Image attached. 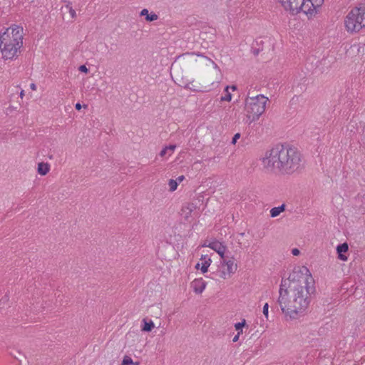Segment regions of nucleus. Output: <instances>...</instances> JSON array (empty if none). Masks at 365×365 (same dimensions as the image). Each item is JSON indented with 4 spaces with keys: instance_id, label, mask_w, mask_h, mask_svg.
Listing matches in <instances>:
<instances>
[{
    "instance_id": "1",
    "label": "nucleus",
    "mask_w": 365,
    "mask_h": 365,
    "mask_svg": "<svg viewBox=\"0 0 365 365\" xmlns=\"http://www.w3.org/2000/svg\"><path fill=\"white\" fill-rule=\"evenodd\" d=\"M264 166L282 175H292L303 167L302 155L297 148L277 145L263 158Z\"/></svg>"
},
{
    "instance_id": "2",
    "label": "nucleus",
    "mask_w": 365,
    "mask_h": 365,
    "mask_svg": "<svg viewBox=\"0 0 365 365\" xmlns=\"http://www.w3.org/2000/svg\"><path fill=\"white\" fill-rule=\"evenodd\" d=\"M297 286L293 284L292 290L286 288L284 291H279V297L277 300L282 312L289 314L292 319H296L298 314L307 309L310 303L309 297L316 291L314 284Z\"/></svg>"
},
{
    "instance_id": "3",
    "label": "nucleus",
    "mask_w": 365,
    "mask_h": 365,
    "mask_svg": "<svg viewBox=\"0 0 365 365\" xmlns=\"http://www.w3.org/2000/svg\"><path fill=\"white\" fill-rule=\"evenodd\" d=\"M344 24L351 33H357L365 28V6L353 8L345 17Z\"/></svg>"
},
{
    "instance_id": "4",
    "label": "nucleus",
    "mask_w": 365,
    "mask_h": 365,
    "mask_svg": "<svg viewBox=\"0 0 365 365\" xmlns=\"http://www.w3.org/2000/svg\"><path fill=\"white\" fill-rule=\"evenodd\" d=\"M268 98L263 95L249 96L246 99L245 110L247 113V118L250 123L259 119V116L264 112Z\"/></svg>"
},
{
    "instance_id": "5",
    "label": "nucleus",
    "mask_w": 365,
    "mask_h": 365,
    "mask_svg": "<svg viewBox=\"0 0 365 365\" xmlns=\"http://www.w3.org/2000/svg\"><path fill=\"white\" fill-rule=\"evenodd\" d=\"M313 284H314V280L310 273L309 275L304 276L302 273L299 274L294 272L289 274L287 279H282L279 291H284L286 288L288 290H292L293 284L297 287V285L308 286Z\"/></svg>"
},
{
    "instance_id": "6",
    "label": "nucleus",
    "mask_w": 365,
    "mask_h": 365,
    "mask_svg": "<svg viewBox=\"0 0 365 365\" xmlns=\"http://www.w3.org/2000/svg\"><path fill=\"white\" fill-rule=\"evenodd\" d=\"M195 53H185L178 56L172 64V67L175 69L183 68L186 69L191 67L194 63L193 56ZM197 56H202L196 53Z\"/></svg>"
},
{
    "instance_id": "7",
    "label": "nucleus",
    "mask_w": 365,
    "mask_h": 365,
    "mask_svg": "<svg viewBox=\"0 0 365 365\" xmlns=\"http://www.w3.org/2000/svg\"><path fill=\"white\" fill-rule=\"evenodd\" d=\"M323 2L324 0H305V1H302L301 11L304 12L308 16V19H311L317 13Z\"/></svg>"
},
{
    "instance_id": "8",
    "label": "nucleus",
    "mask_w": 365,
    "mask_h": 365,
    "mask_svg": "<svg viewBox=\"0 0 365 365\" xmlns=\"http://www.w3.org/2000/svg\"><path fill=\"white\" fill-rule=\"evenodd\" d=\"M8 39L6 38L5 41H0V50L2 58L5 60H13L18 57V52L20 48H17L14 45L7 43Z\"/></svg>"
},
{
    "instance_id": "9",
    "label": "nucleus",
    "mask_w": 365,
    "mask_h": 365,
    "mask_svg": "<svg viewBox=\"0 0 365 365\" xmlns=\"http://www.w3.org/2000/svg\"><path fill=\"white\" fill-rule=\"evenodd\" d=\"M10 29H6L4 32L0 33V41H5L6 38L8 39L7 43L14 45L17 47V48H21L23 46V36L16 35V38L15 36H11Z\"/></svg>"
},
{
    "instance_id": "10",
    "label": "nucleus",
    "mask_w": 365,
    "mask_h": 365,
    "mask_svg": "<svg viewBox=\"0 0 365 365\" xmlns=\"http://www.w3.org/2000/svg\"><path fill=\"white\" fill-rule=\"evenodd\" d=\"M279 1L286 11H289L293 15L301 11V0H279Z\"/></svg>"
},
{
    "instance_id": "11",
    "label": "nucleus",
    "mask_w": 365,
    "mask_h": 365,
    "mask_svg": "<svg viewBox=\"0 0 365 365\" xmlns=\"http://www.w3.org/2000/svg\"><path fill=\"white\" fill-rule=\"evenodd\" d=\"M203 246H206L204 245ZM208 247L211 248L212 250H215L216 252L219 254L221 259H224L225 258V253L226 251V246L222 245V243L220 242L219 241H214L210 242L208 245H207Z\"/></svg>"
},
{
    "instance_id": "12",
    "label": "nucleus",
    "mask_w": 365,
    "mask_h": 365,
    "mask_svg": "<svg viewBox=\"0 0 365 365\" xmlns=\"http://www.w3.org/2000/svg\"><path fill=\"white\" fill-rule=\"evenodd\" d=\"M207 283L202 279H195L192 282V287L196 294H201L205 289Z\"/></svg>"
},
{
    "instance_id": "13",
    "label": "nucleus",
    "mask_w": 365,
    "mask_h": 365,
    "mask_svg": "<svg viewBox=\"0 0 365 365\" xmlns=\"http://www.w3.org/2000/svg\"><path fill=\"white\" fill-rule=\"evenodd\" d=\"M349 250V246L346 242H344L341 244H339L336 247V252L338 254V258L342 261L347 260V257L344 255V253H346Z\"/></svg>"
},
{
    "instance_id": "14",
    "label": "nucleus",
    "mask_w": 365,
    "mask_h": 365,
    "mask_svg": "<svg viewBox=\"0 0 365 365\" xmlns=\"http://www.w3.org/2000/svg\"><path fill=\"white\" fill-rule=\"evenodd\" d=\"M140 15L141 16H145V20L148 22H151L153 21H155L158 19V16L155 13L149 14L148 10L147 9H143L140 13Z\"/></svg>"
},
{
    "instance_id": "15",
    "label": "nucleus",
    "mask_w": 365,
    "mask_h": 365,
    "mask_svg": "<svg viewBox=\"0 0 365 365\" xmlns=\"http://www.w3.org/2000/svg\"><path fill=\"white\" fill-rule=\"evenodd\" d=\"M200 259L204 261L202 263L200 269H201V272L203 274H205L208 271V267H210V265L212 262V260L210 257H208L207 255H202Z\"/></svg>"
},
{
    "instance_id": "16",
    "label": "nucleus",
    "mask_w": 365,
    "mask_h": 365,
    "mask_svg": "<svg viewBox=\"0 0 365 365\" xmlns=\"http://www.w3.org/2000/svg\"><path fill=\"white\" fill-rule=\"evenodd\" d=\"M50 170V165L47 163H39L38 164L37 171L41 175H46Z\"/></svg>"
},
{
    "instance_id": "17",
    "label": "nucleus",
    "mask_w": 365,
    "mask_h": 365,
    "mask_svg": "<svg viewBox=\"0 0 365 365\" xmlns=\"http://www.w3.org/2000/svg\"><path fill=\"white\" fill-rule=\"evenodd\" d=\"M286 205L284 204L281 205L279 207H274L270 210V216L272 217H276L285 210Z\"/></svg>"
},
{
    "instance_id": "18",
    "label": "nucleus",
    "mask_w": 365,
    "mask_h": 365,
    "mask_svg": "<svg viewBox=\"0 0 365 365\" xmlns=\"http://www.w3.org/2000/svg\"><path fill=\"white\" fill-rule=\"evenodd\" d=\"M9 29H10V35L11 36H16V35H20V36H23V28L19 26H16V25H14L11 27H9Z\"/></svg>"
},
{
    "instance_id": "19",
    "label": "nucleus",
    "mask_w": 365,
    "mask_h": 365,
    "mask_svg": "<svg viewBox=\"0 0 365 365\" xmlns=\"http://www.w3.org/2000/svg\"><path fill=\"white\" fill-rule=\"evenodd\" d=\"M223 263L227 265V272L229 274L234 273L237 269V264H234V261L232 259L225 260L223 259Z\"/></svg>"
},
{
    "instance_id": "20",
    "label": "nucleus",
    "mask_w": 365,
    "mask_h": 365,
    "mask_svg": "<svg viewBox=\"0 0 365 365\" xmlns=\"http://www.w3.org/2000/svg\"><path fill=\"white\" fill-rule=\"evenodd\" d=\"M144 324L142 327V331L150 332L152 331V329L154 328V323L153 321L150 320V322H147L145 319L143 320Z\"/></svg>"
},
{
    "instance_id": "21",
    "label": "nucleus",
    "mask_w": 365,
    "mask_h": 365,
    "mask_svg": "<svg viewBox=\"0 0 365 365\" xmlns=\"http://www.w3.org/2000/svg\"><path fill=\"white\" fill-rule=\"evenodd\" d=\"M176 148V145H169L168 146H165L164 148H163V150L160 151V155L161 157H164L167 152H168V150H171V151H173Z\"/></svg>"
},
{
    "instance_id": "22",
    "label": "nucleus",
    "mask_w": 365,
    "mask_h": 365,
    "mask_svg": "<svg viewBox=\"0 0 365 365\" xmlns=\"http://www.w3.org/2000/svg\"><path fill=\"white\" fill-rule=\"evenodd\" d=\"M246 325V321L245 319H242V322H237L235 324V329L238 331V332H240V334L242 333V328Z\"/></svg>"
},
{
    "instance_id": "23",
    "label": "nucleus",
    "mask_w": 365,
    "mask_h": 365,
    "mask_svg": "<svg viewBox=\"0 0 365 365\" xmlns=\"http://www.w3.org/2000/svg\"><path fill=\"white\" fill-rule=\"evenodd\" d=\"M168 185L170 186V191L171 192L175 191L178 185L177 180L173 179L169 180Z\"/></svg>"
},
{
    "instance_id": "24",
    "label": "nucleus",
    "mask_w": 365,
    "mask_h": 365,
    "mask_svg": "<svg viewBox=\"0 0 365 365\" xmlns=\"http://www.w3.org/2000/svg\"><path fill=\"white\" fill-rule=\"evenodd\" d=\"M132 364H134L133 359L128 356H125L122 361V365H132Z\"/></svg>"
},
{
    "instance_id": "25",
    "label": "nucleus",
    "mask_w": 365,
    "mask_h": 365,
    "mask_svg": "<svg viewBox=\"0 0 365 365\" xmlns=\"http://www.w3.org/2000/svg\"><path fill=\"white\" fill-rule=\"evenodd\" d=\"M230 88L229 86H227L225 88V91H226L227 93L225 94V96L221 97V101H231V99H232V94L228 92V88Z\"/></svg>"
},
{
    "instance_id": "26",
    "label": "nucleus",
    "mask_w": 365,
    "mask_h": 365,
    "mask_svg": "<svg viewBox=\"0 0 365 365\" xmlns=\"http://www.w3.org/2000/svg\"><path fill=\"white\" fill-rule=\"evenodd\" d=\"M268 309H269V304L266 303L263 307V314L266 317V318H268Z\"/></svg>"
},
{
    "instance_id": "27",
    "label": "nucleus",
    "mask_w": 365,
    "mask_h": 365,
    "mask_svg": "<svg viewBox=\"0 0 365 365\" xmlns=\"http://www.w3.org/2000/svg\"><path fill=\"white\" fill-rule=\"evenodd\" d=\"M193 208H194V205H193V204H191V205H189L187 207H182V211L185 212L186 210H189V213H191Z\"/></svg>"
},
{
    "instance_id": "28",
    "label": "nucleus",
    "mask_w": 365,
    "mask_h": 365,
    "mask_svg": "<svg viewBox=\"0 0 365 365\" xmlns=\"http://www.w3.org/2000/svg\"><path fill=\"white\" fill-rule=\"evenodd\" d=\"M69 13L73 19H75L76 18V11L72 8L69 7Z\"/></svg>"
},
{
    "instance_id": "29",
    "label": "nucleus",
    "mask_w": 365,
    "mask_h": 365,
    "mask_svg": "<svg viewBox=\"0 0 365 365\" xmlns=\"http://www.w3.org/2000/svg\"><path fill=\"white\" fill-rule=\"evenodd\" d=\"M240 138V133H237L235 134L232 139V143L235 144Z\"/></svg>"
},
{
    "instance_id": "30",
    "label": "nucleus",
    "mask_w": 365,
    "mask_h": 365,
    "mask_svg": "<svg viewBox=\"0 0 365 365\" xmlns=\"http://www.w3.org/2000/svg\"><path fill=\"white\" fill-rule=\"evenodd\" d=\"M78 70L82 72L87 73L88 72V68L85 65H81L79 66Z\"/></svg>"
},
{
    "instance_id": "31",
    "label": "nucleus",
    "mask_w": 365,
    "mask_h": 365,
    "mask_svg": "<svg viewBox=\"0 0 365 365\" xmlns=\"http://www.w3.org/2000/svg\"><path fill=\"white\" fill-rule=\"evenodd\" d=\"M292 254L294 256H298L300 254V251L297 248H294L292 250Z\"/></svg>"
},
{
    "instance_id": "32",
    "label": "nucleus",
    "mask_w": 365,
    "mask_h": 365,
    "mask_svg": "<svg viewBox=\"0 0 365 365\" xmlns=\"http://www.w3.org/2000/svg\"><path fill=\"white\" fill-rule=\"evenodd\" d=\"M190 84H192V83H186V84H184V85L183 84H180V86H183V87L187 88H190V89L193 90V91H197V89L192 88V87H190Z\"/></svg>"
},
{
    "instance_id": "33",
    "label": "nucleus",
    "mask_w": 365,
    "mask_h": 365,
    "mask_svg": "<svg viewBox=\"0 0 365 365\" xmlns=\"http://www.w3.org/2000/svg\"><path fill=\"white\" fill-rule=\"evenodd\" d=\"M260 51L259 48H254L252 53L255 56H257Z\"/></svg>"
},
{
    "instance_id": "34",
    "label": "nucleus",
    "mask_w": 365,
    "mask_h": 365,
    "mask_svg": "<svg viewBox=\"0 0 365 365\" xmlns=\"http://www.w3.org/2000/svg\"><path fill=\"white\" fill-rule=\"evenodd\" d=\"M240 335V332H238L236 336H235V337L233 338L232 341L233 342L237 341L239 339Z\"/></svg>"
},
{
    "instance_id": "35",
    "label": "nucleus",
    "mask_w": 365,
    "mask_h": 365,
    "mask_svg": "<svg viewBox=\"0 0 365 365\" xmlns=\"http://www.w3.org/2000/svg\"><path fill=\"white\" fill-rule=\"evenodd\" d=\"M76 110H80L82 108V106L80 103H77L75 106Z\"/></svg>"
},
{
    "instance_id": "36",
    "label": "nucleus",
    "mask_w": 365,
    "mask_h": 365,
    "mask_svg": "<svg viewBox=\"0 0 365 365\" xmlns=\"http://www.w3.org/2000/svg\"><path fill=\"white\" fill-rule=\"evenodd\" d=\"M185 177L183 175H180L177 178V182H182L184 180Z\"/></svg>"
},
{
    "instance_id": "37",
    "label": "nucleus",
    "mask_w": 365,
    "mask_h": 365,
    "mask_svg": "<svg viewBox=\"0 0 365 365\" xmlns=\"http://www.w3.org/2000/svg\"><path fill=\"white\" fill-rule=\"evenodd\" d=\"M65 2H66V7L67 9H69V7H72L71 5V1H64Z\"/></svg>"
},
{
    "instance_id": "38",
    "label": "nucleus",
    "mask_w": 365,
    "mask_h": 365,
    "mask_svg": "<svg viewBox=\"0 0 365 365\" xmlns=\"http://www.w3.org/2000/svg\"><path fill=\"white\" fill-rule=\"evenodd\" d=\"M220 277H222V278H224V279H225V278H226V273H225V272L222 271V272H221V275H220Z\"/></svg>"
},
{
    "instance_id": "39",
    "label": "nucleus",
    "mask_w": 365,
    "mask_h": 365,
    "mask_svg": "<svg viewBox=\"0 0 365 365\" xmlns=\"http://www.w3.org/2000/svg\"><path fill=\"white\" fill-rule=\"evenodd\" d=\"M32 90H36V86L34 83H31V86H30Z\"/></svg>"
},
{
    "instance_id": "40",
    "label": "nucleus",
    "mask_w": 365,
    "mask_h": 365,
    "mask_svg": "<svg viewBox=\"0 0 365 365\" xmlns=\"http://www.w3.org/2000/svg\"><path fill=\"white\" fill-rule=\"evenodd\" d=\"M185 212L186 213L185 218L187 219L188 215H190L191 213H189V210H186Z\"/></svg>"
},
{
    "instance_id": "41",
    "label": "nucleus",
    "mask_w": 365,
    "mask_h": 365,
    "mask_svg": "<svg viewBox=\"0 0 365 365\" xmlns=\"http://www.w3.org/2000/svg\"><path fill=\"white\" fill-rule=\"evenodd\" d=\"M24 96V90H22V91L20 92V97L22 98Z\"/></svg>"
},
{
    "instance_id": "42",
    "label": "nucleus",
    "mask_w": 365,
    "mask_h": 365,
    "mask_svg": "<svg viewBox=\"0 0 365 365\" xmlns=\"http://www.w3.org/2000/svg\"><path fill=\"white\" fill-rule=\"evenodd\" d=\"M230 88H232V91H235L237 89V86L232 85Z\"/></svg>"
},
{
    "instance_id": "43",
    "label": "nucleus",
    "mask_w": 365,
    "mask_h": 365,
    "mask_svg": "<svg viewBox=\"0 0 365 365\" xmlns=\"http://www.w3.org/2000/svg\"><path fill=\"white\" fill-rule=\"evenodd\" d=\"M200 267V263H197L196 265H195V268L196 269H199Z\"/></svg>"
},
{
    "instance_id": "44",
    "label": "nucleus",
    "mask_w": 365,
    "mask_h": 365,
    "mask_svg": "<svg viewBox=\"0 0 365 365\" xmlns=\"http://www.w3.org/2000/svg\"><path fill=\"white\" fill-rule=\"evenodd\" d=\"M139 364H140V362L139 361H136V362H134L133 365H139Z\"/></svg>"
},
{
    "instance_id": "45",
    "label": "nucleus",
    "mask_w": 365,
    "mask_h": 365,
    "mask_svg": "<svg viewBox=\"0 0 365 365\" xmlns=\"http://www.w3.org/2000/svg\"><path fill=\"white\" fill-rule=\"evenodd\" d=\"M304 269L306 270L307 272H309V269L307 267H304Z\"/></svg>"
},
{
    "instance_id": "46",
    "label": "nucleus",
    "mask_w": 365,
    "mask_h": 365,
    "mask_svg": "<svg viewBox=\"0 0 365 365\" xmlns=\"http://www.w3.org/2000/svg\"><path fill=\"white\" fill-rule=\"evenodd\" d=\"M212 61V63L215 64V67L217 66V65L215 63L214 61Z\"/></svg>"
},
{
    "instance_id": "47",
    "label": "nucleus",
    "mask_w": 365,
    "mask_h": 365,
    "mask_svg": "<svg viewBox=\"0 0 365 365\" xmlns=\"http://www.w3.org/2000/svg\"><path fill=\"white\" fill-rule=\"evenodd\" d=\"M302 1H305V0H301V2H302Z\"/></svg>"
}]
</instances>
